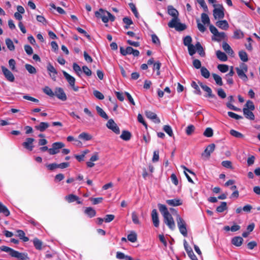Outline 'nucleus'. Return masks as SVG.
Instances as JSON below:
<instances>
[{
  "label": "nucleus",
  "mask_w": 260,
  "mask_h": 260,
  "mask_svg": "<svg viewBox=\"0 0 260 260\" xmlns=\"http://www.w3.org/2000/svg\"><path fill=\"white\" fill-rule=\"evenodd\" d=\"M168 14L173 17V19L168 23L170 28H175L177 31H182L186 28V25L179 22L178 18L179 13L178 11L172 6L168 7Z\"/></svg>",
  "instance_id": "obj_1"
},
{
  "label": "nucleus",
  "mask_w": 260,
  "mask_h": 260,
  "mask_svg": "<svg viewBox=\"0 0 260 260\" xmlns=\"http://www.w3.org/2000/svg\"><path fill=\"white\" fill-rule=\"evenodd\" d=\"M159 210L164 217V222L172 231L175 230L176 225L172 215L169 212L166 205L161 204H158Z\"/></svg>",
  "instance_id": "obj_2"
},
{
  "label": "nucleus",
  "mask_w": 260,
  "mask_h": 260,
  "mask_svg": "<svg viewBox=\"0 0 260 260\" xmlns=\"http://www.w3.org/2000/svg\"><path fill=\"white\" fill-rule=\"evenodd\" d=\"M95 16L98 18H101L104 23H107L109 20L114 21L115 20V17L113 15L102 8L100 9L98 11L95 12Z\"/></svg>",
  "instance_id": "obj_3"
},
{
  "label": "nucleus",
  "mask_w": 260,
  "mask_h": 260,
  "mask_svg": "<svg viewBox=\"0 0 260 260\" xmlns=\"http://www.w3.org/2000/svg\"><path fill=\"white\" fill-rule=\"evenodd\" d=\"M237 73L239 77L244 81L248 80V77L246 75V73L248 71V66L245 63H241L240 67L235 68Z\"/></svg>",
  "instance_id": "obj_4"
},
{
  "label": "nucleus",
  "mask_w": 260,
  "mask_h": 260,
  "mask_svg": "<svg viewBox=\"0 0 260 260\" xmlns=\"http://www.w3.org/2000/svg\"><path fill=\"white\" fill-rule=\"evenodd\" d=\"M176 221L179 232L184 236H187V230L186 229V224L183 219L179 215L176 217Z\"/></svg>",
  "instance_id": "obj_5"
},
{
  "label": "nucleus",
  "mask_w": 260,
  "mask_h": 260,
  "mask_svg": "<svg viewBox=\"0 0 260 260\" xmlns=\"http://www.w3.org/2000/svg\"><path fill=\"white\" fill-rule=\"evenodd\" d=\"M209 29L211 33L213 35L214 37L212 38L213 40L217 41H220L224 40L226 37V34L224 32H219L217 29L213 25H211Z\"/></svg>",
  "instance_id": "obj_6"
},
{
  "label": "nucleus",
  "mask_w": 260,
  "mask_h": 260,
  "mask_svg": "<svg viewBox=\"0 0 260 260\" xmlns=\"http://www.w3.org/2000/svg\"><path fill=\"white\" fill-rule=\"evenodd\" d=\"M214 9L213 10V16L215 19H222L224 17V9L222 5L216 4L213 5Z\"/></svg>",
  "instance_id": "obj_7"
},
{
  "label": "nucleus",
  "mask_w": 260,
  "mask_h": 260,
  "mask_svg": "<svg viewBox=\"0 0 260 260\" xmlns=\"http://www.w3.org/2000/svg\"><path fill=\"white\" fill-rule=\"evenodd\" d=\"M64 147V144L61 142L53 143L52 148H49V153L50 155H54L59 152L60 149Z\"/></svg>",
  "instance_id": "obj_8"
},
{
  "label": "nucleus",
  "mask_w": 260,
  "mask_h": 260,
  "mask_svg": "<svg viewBox=\"0 0 260 260\" xmlns=\"http://www.w3.org/2000/svg\"><path fill=\"white\" fill-rule=\"evenodd\" d=\"M3 73L6 79L10 82H14L15 77L13 73L4 66L1 67Z\"/></svg>",
  "instance_id": "obj_9"
},
{
  "label": "nucleus",
  "mask_w": 260,
  "mask_h": 260,
  "mask_svg": "<svg viewBox=\"0 0 260 260\" xmlns=\"http://www.w3.org/2000/svg\"><path fill=\"white\" fill-rule=\"evenodd\" d=\"M106 125L108 128L111 129L115 134H120V129L113 119H109Z\"/></svg>",
  "instance_id": "obj_10"
},
{
  "label": "nucleus",
  "mask_w": 260,
  "mask_h": 260,
  "mask_svg": "<svg viewBox=\"0 0 260 260\" xmlns=\"http://www.w3.org/2000/svg\"><path fill=\"white\" fill-rule=\"evenodd\" d=\"M47 70L51 79L55 81L56 75L57 74V70L54 68L53 66L50 62H49L47 64Z\"/></svg>",
  "instance_id": "obj_11"
},
{
  "label": "nucleus",
  "mask_w": 260,
  "mask_h": 260,
  "mask_svg": "<svg viewBox=\"0 0 260 260\" xmlns=\"http://www.w3.org/2000/svg\"><path fill=\"white\" fill-rule=\"evenodd\" d=\"M34 141L35 139L32 138H27L26 139L25 142L22 143V145L24 148L31 151L34 147V145L33 144Z\"/></svg>",
  "instance_id": "obj_12"
},
{
  "label": "nucleus",
  "mask_w": 260,
  "mask_h": 260,
  "mask_svg": "<svg viewBox=\"0 0 260 260\" xmlns=\"http://www.w3.org/2000/svg\"><path fill=\"white\" fill-rule=\"evenodd\" d=\"M54 94L58 99L62 101H65L67 99V97L65 92H64L63 89L61 87L56 88Z\"/></svg>",
  "instance_id": "obj_13"
},
{
  "label": "nucleus",
  "mask_w": 260,
  "mask_h": 260,
  "mask_svg": "<svg viewBox=\"0 0 260 260\" xmlns=\"http://www.w3.org/2000/svg\"><path fill=\"white\" fill-rule=\"evenodd\" d=\"M199 84L203 90L207 92V95L205 96L209 98H216L215 95L212 93V90L210 87L203 84L202 82H199Z\"/></svg>",
  "instance_id": "obj_14"
},
{
  "label": "nucleus",
  "mask_w": 260,
  "mask_h": 260,
  "mask_svg": "<svg viewBox=\"0 0 260 260\" xmlns=\"http://www.w3.org/2000/svg\"><path fill=\"white\" fill-rule=\"evenodd\" d=\"M145 115L147 118L154 120L155 123H159L160 122V120L159 118L157 117V115L149 110H147L145 111Z\"/></svg>",
  "instance_id": "obj_15"
},
{
  "label": "nucleus",
  "mask_w": 260,
  "mask_h": 260,
  "mask_svg": "<svg viewBox=\"0 0 260 260\" xmlns=\"http://www.w3.org/2000/svg\"><path fill=\"white\" fill-rule=\"evenodd\" d=\"M151 217L155 227H158L159 224L158 215L156 209H153L151 212Z\"/></svg>",
  "instance_id": "obj_16"
},
{
  "label": "nucleus",
  "mask_w": 260,
  "mask_h": 260,
  "mask_svg": "<svg viewBox=\"0 0 260 260\" xmlns=\"http://www.w3.org/2000/svg\"><path fill=\"white\" fill-rule=\"evenodd\" d=\"M99 159V153L97 152H95L91 156L90 158V161L86 162L87 166L89 168H92L94 167V164L93 161H97Z\"/></svg>",
  "instance_id": "obj_17"
},
{
  "label": "nucleus",
  "mask_w": 260,
  "mask_h": 260,
  "mask_svg": "<svg viewBox=\"0 0 260 260\" xmlns=\"http://www.w3.org/2000/svg\"><path fill=\"white\" fill-rule=\"evenodd\" d=\"M12 257L17 258L19 260H28L29 257L26 253H21L15 250Z\"/></svg>",
  "instance_id": "obj_18"
},
{
  "label": "nucleus",
  "mask_w": 260,
  "mask_h": 260,
  "mask_svg": "<svg viewBox=\"0 0 260 260\" xmlns=\"http://www.w3.org/2000/svg\"><path fill=\"white\" fill-rule=\"evenodd\" d=\"M66 200L69 202V203H72L75 201L77 202V203L78 204H82V202L80 201V199L79 197L76 195H74L73 194H70L68 196H67L66 197Z\"/></svg>",
  "instance_id": "obj_19"
},
{
  "label": "nucleus",
  "mask_w": 260,
  "mask_h": 260,
  "mask_svg": "<svg viewBox=\"0 0 260 260\" xmlns=\"http://www.w3.org/2000/svg\"><path fill=\"white\" fill-rule=\"evenodd\" d=\"M63 75L70 86H73L75 84V79L66 71H62Z\"/></svg>",
  "instance_id": "obj_20"
},
{
  "label": "nucleus",
  "mask_w": 260,
  "mask_h": 260,
  "mask_svg": "<svg viewBox=\"0 0 260 260\" xmlns=\"http://www.w3.org/2000/svg\"><path fill=\"white\" fill-rule=\"evenodd\" d=\"M49 126V123L47 122H41L39 125H36L35 128L39 131L43 132H44L47 128H48Z\"/></svg>",
  "instance_id": "obj_21"
},
{
  "label": "nucleus",
  "mask_w": 260,
  "mask_h": 260,
  "mask_svg": "<svg viewBox=\"0 0 260 260\" xmlns=\"http://www.w3.org/2000/svg\"><path fill=\"white\" fill-rule=\"evenodd\" d=\"M252 110L248 109V108H243V112L245 117L248 119L253 120L254 119V115L252 112Z\"/></svg>",
  "instance_id": "obj_22"
},
{
  "label": "nucleus",
  "mask_w": 260,
  "mask_h": 260,
  "mask_svg": "<svg viewBox=\"0 0 260 260\" xmlns=\"http://www.w3.org/2000/svg\"><path fill=\"white\" fill-rule=\"evenodd\" d=\"M243 242V238L240 236H236L232 238L231 242L234 245L239 247L240 246Z\"/></svg>",
  "instance_id": "obj_23"
},
{
  "label": "nucleus",
  "mask_w": 260,
  "mask_h": 260,
  "mask_svg": "<svg viewBox=\"0 0 260 260\" xmlns=\"http://www.w3.org/2000/svg\"><path fill=\"white\" fill-rule=\"evenodd\" d=\"M166 203L170 206H177L182 204V202L181 200L178 199H174L172 200H168L166 201Z\"/></svg>",
  "instance_id": "obj_24"
},
{
  "label": "nucleus",
  "mask_w": 260,
  "mask_h": 260,
  "mask_svg": "<svg viewBox=\"0 0 260 260\" xmlns=\"http://www.w3.org/2000/svg\"><path fill=\"white\" fill-rule=\"evenodd\" d=\"M192 39L189 36H186L183 39V43L188 49H194V45L191 44Z\"/></svg>",
  "instance_id": "obj_25"
},
{
  "label": "nucleus",
  "mask_w": 260,
  "mask_h": 260,
  "mask_svg": "<svg viewBox=\"0 0 260 260\" xmlns=\"http://www.w3.org/2000/svg\"><path fill=\"white\" fill-rule=\"evenodd\" d=\"M216 25L223 30H227L229 27V25L226 20H220L216 22Z\"/></svg>",
  "instance_id": "obj_26"
},
{
  "label": "nucleus",
  "mask_w": 260,
  "mask_h": 260,
  "mask_svg": "<svg viewBox=\"0 0 260 260\" xmlns=\"http://www.w3.org/2000/svg\"><path fill=\"white\" fill-rule=\"evenodd\" d=\"M215 148V145L213 143L207 146V147L204 150V153L206 154V156L209 157L210 156L211 153L214 151Z\"/></svg>",
  "instance_id": "obj_27"
},
{
  "label": "nucleus",
  "mask_w": 260,
  "mask_h": 260,
  "mask_svg": "<svg viewBox=\"0 0 260 260\" xmlns=\"http://www.w3.org/2000/svg\"><path fill=\"white\" fill-rule=\"evenodd\" d=\"M84 213L86 214L89 217L92 218L95 216L96 211L93 208L88 207L86 208L85 209Z\"/></svg>",
  "instance_id": "obj_28"
},
{
  "label": "nucleus",
  "mask_w": 260,
  "mask_h": 260,
  "mask_svg": "<svg viewBox=\"0 0 260 260\" xmlns=\"http://www.w3.org/2000/svg\"><path fill=\"white\" fill-rule=\"evenodd\" d=\"M216 55L217 58L221 61H226L228 60L226 54L219 50L216 51Z\"/></svg>",
  "instance_id": "obj_29"
},
{
  "label": "nucleus",
  "mask_w": 260,
  "mask_h": 260,
  "mask_svg": "<svg viewBox=\"0 0 260 260\" xmlns=\"http://www.w3.org/2000/svg\"><path fill=\"white\" fill-rule=\"evenodd\" d=\"M78 138L84 141H89L92 139V136L87 133L83 132L78 136Z\"/></svg>",
  "instance_id": "obj_30"
},
{
  "label": "nucleus",
  "mask_w": 260,
  "mask_h": 260,
  "mask_svg": "<svg viewBox=\"0 0 260 260\" xmlns=\"http://www.w3.org/2000/svg\"><path fill=\"white\" fill-rule=\"evenodd\" d=\"M132 137L131 133L127 131H123L122 132V134L120 136V138L124 140V141H128L131 139Z\"/></svg>",
  "instance_id": "obj_31"
},
{
  "label": "nucleus",
  "mask_w": 260,
  "mask_h": 260,
  "mask_svg": "<svg viewBox=\"0 0 260 260\" xmlns=\"http://www.w3.org/2000/svg\"><path fill=\"white\" fill-rule=\"evenodd\" d=\"M0 213H2L6 216H8L10 214L8 208L1 202H0Z\"/></svg>",
  "instance_id": "obj_32"
},
{
  "label": "nucleus",
  "mask_w": 260,
  "mask_h": 260,
  "mask_svg": "<svg viewBox=\"0 0 260 260\" xmlns=\"http://www.w3.org/2000/svg\"><path fill=\"white\" fill-rule=\"evenodd\" d=\"M96 110L98 113L101 116L102 118H104L106 120L108 119L109 117L107 114L105 113V112L99 106L96 107Z\"/></svg>",
  "instance_id": "obj_33"
},
{
  "label": "nucleus",
  "mask_w": 260,
  "mask_h": 260,
  "mask_svg": "<svg viewBox=\"0 0 260 260\" xmlns=\"http://www.w3.org/2000/svg\"><path fill=\"white\" fill-rule=\"evenodd\" d=\"M0 249L2 250V251H5V252H9V254L12 257L13 254H14V253L15 252V250H14L13 249L10 248V247H9L8 246H2L0 247Z\"/></svg>",
  "instance_id": "obj_34"
},
{
  "label": "nucleus",
  "mask_w": 260,
  "mask_h": 260,
  "mask_svg": "<svg viewBox=\"0 0 260 260\" xmlns=\"http://www.w3.org/2000/svg\"><path fill=\"white\" fill-rule=\"evenodd\" d=\"M239 56L240 59L243 62H247L248 60V55L247 53L243 50L239 52Z\"/></svg>",
  "instance_id": "obj_35"
},
{
  "label": "nucleus",
  "mask_w": 260,
  "mask_h": 260,
  "mask_svg": "<svg viewBox=\"0 0 260 260\" xmlns=\"http://www.w3.org/2000/svg\"><path fill=\"white\" fill-rule=\"evenodd\" d=\"M212 76L216 84H217L219 86H222L223 85L222 78L220 76L216 74L213 73Z\"/></svg>",
  "instance_id": "obj_36"
},
{
  "label": "nucleus",
  "mask_w": 260,
  "mask_h": 260,
  "mask_svg": "<svg viewBox=\"0 0 260 260\" xmlns=\"http://www.w3.org/2000/svg\"><path fill=\"white\" fill-rule=\"evenodd\" d=\"M127 240L132 243L136 242L137 240V234L135 232H132L127 235Z\"/></svg>",
  "instance_id": "obj_37"
},
{
  "label": "nucleus",
  "mask_w": 260,
  "mask_h": 260,
  "mask_svg": "<svg viewBox=\"0 0 260 260\" xmlns=\"http://www.w3.org/2000/svg\"><path fill=\"white\" fill-rule=\"evenodd\" d=\"M227 208L228 207L226 202H222L220 205L216 208V210L217 212L221 213L226 210Z\"/></svg>",
  "instance_id": "obj_38"
},
{
  "label": "nucleus",
  "mask_w": 260,
  "mask_h": 260,
  "mask_svg": "<svg viewBox=\"0 0 260 260\" xmlns=\"http://www.w3.org/2000/svg\"><path fill=\"white\" fill-rule=\"evenodd\" d=\"M25 68L31 74H35L37 73L36 68L30 64H25Z\"/></svg>",
  "instance_id": "obj_39"
},
{
  "label": "nucleus",
  "mask_w": 260,
  "mask_h": 260,
  "mask_svg": "<svg viewBox=\"0 0 260 260\" xmlns=\"http://www.w3.org/2000/svg\"><path fill=\"white\" fill-rule=\"evenodd\" d=\"M181 167L184 169V174H185V175L186 176V177L187 178V180L189 182H191V183H193V181L192 180V179L190 177V176L186 173V171H187L188 172H189V173L190 174H192L194 175H195V174L192 172L191 171V170H189L188 169H187L185 166H182Z\"/></svg>",
  "instance_id": "obj_40"
},
{
  "label": "nucleus",
  "mask_w": 260,
  "mask_h": 260,
  "mask_svg": "<svg viewBox=\"0 0 260 260\" xmlns=\"http://www.w3.org/2000/svg\"><path fill=\"white\" fill-rule=\"evenodd\" d=\"M17 233L20 239H22L24 242H27L29 240L28 238L25 236V233L22 230H17Z\"/></svg>",
  "instance_id": "obj_41"
},
{
  "label": "nucleus",
  "mask_w": 260,
  "mask_h": 260,
  "mask_svg": "<svg viewBox=\"0 0 260 260\" xmlns=\"http://www.w3.org/2000/svg\"><path fill=\"white\" fill-rule=\"evenodd\" d=\"M195 131V127L192 124L188 125L185 129V133L187 136L191 135Z\"/></svg>",
  "instance_id": "obj_42"
},
{
  "label": "nucleus",
  "mask_w": 260,
  "mask_h": 260,
  "mask_svg": "<svg viewBox=\"0 0 260 260\" xmlns=\"http://www.w3.org/2000/svg\"><path fill=\"white\" fill-rule=\"evenodd\" d=\"M230 134L233 137L237 138H244V136L241 133L234 130L231 129L230 132Z\"/></svg>",
  "instance_id": "obj_43"
},
{
  "label": "nucleus",
  "mask_w": 260,
  "mask_h": 260,
  "mask_svg": "<svg viewBox=\"0 0 260 260\" xmlns=\"http://www.w3.org/2000/svg\"><path fill=\"white\" fill-rule=\"evenodd\" d=\"M201 73L203 77L205 78L208 79L209 78L210 74L209 71L205 67H202L201 69Z\"/></svg>",
  "instance_id": "obj_44"
},
{
  "label": "nucleus",
  "mask_w": 260,
  "mask_h": 260,
  "mask_svg": "<svg viewBox=\"0 0 260 260\" xmlns=\"http://www.w3.org/2000/svg\"><path fill=\"white\" fill-rule=\"evenodd\" d=\"M34 246L38 250L42 249V242L38 238H35L33 240Z\"/></svg>",
  "instance_id": "obj_45"
},
{
  "label": "nucleus",
  "mask_w": 260,
  "mask_h": 260,
  "mask_svg": "<svg viewBox=\"0 0 260 260\" xmlns=\"http://www.w3.org/2000/svg\"><path fill=\"white\" fill-rule=\"evenodd\" d=\"M163 130L170 136H173V133L171 127L169 125H165L163 126Z\"/></svg>",
  "instance_id": "obj_46"
},
{
  "label": "nucleus",
  "mask_w": 260,
  "mask_h": 260,
  "mask_svg": "<svg viewBox=\"0 0 260 260\" xmlns=\"http://www.w3.org/2000/svg\"><path fill=\"white\" fill-rule=\"evenodd\" d=\"M201 19L204 24H208L210 23V19L209 16L206 13H202L201 14Z\"/></svg>",
  "instance_id": "obj_47"
},
{
  "label": "nucleus",
  "mask_w": 260,
  "mask_h": 260,
  "mask_svg": "<svg viewBox=\"0 0 260 260\" xmlns=\"http://www.w3.org/2000/svg\"><path fill=\"white\" fill-rule=\"evenodd\" d=\"M203 135L208 138L211 137L213 135V129L211 127H207L204 131Z\"/></svg>",
  "instance_id": "obj_48"
},
{
  "label": "nucleus",
  "mask_w": 260,
  "mask_h": 260,
  "mask_svg": "<svg viewBox=\"0 0 260 260\" xmlns=\"http://www.w3.org/2000/svg\"><path fill=\"white\" fill-rule=\"evenodd\" d=\"M217 69L222 73H226L229 70V66L226 64H220L218 65Z\"/></svg>",
  "instance_id": "obj_49"
},
{
  "label": "nucleus",
  "mask_w": 260,
  "mask_h": 260,
  "mask_svg": "<svg viewBox=\"0 0 260 260\" xmlns=\"http://www.w3.org/2000/svg\"><path fill=\"white\" fill-rule=\"evenodd\" d=\"M151 39H152V42L156 45V46L157 47H160V43L158 38L157 37V36L156 35H155V34L152 35H151Z\"/></svg>",
  "instance_id": "obj_50"
},
{
  "label": "nucleus",
  "mask_w": 260,
  "mask_h": 260,
  "mask_svg": "<svg viewBox=\"0 0 260 260\" xmlns=\"http://www.w3.org/2000/svg\"><path fill=\"white\" fill-rule=\"evenodd\" d=\"M43 92L46 93L47 95L53 97L54 95H55L54 93L53 92L52 89L48 86H46L43 89Z\"/></svg>",
  "instance_id": "obj_51"
},
{
  "label": "nucleus",
  "mask_w": 260,
  "mask_h": 260,
  "mask_svg": "<svg viewBox=\"0 0 260 260\" xmlns=\"http://www.w3.org/2000/svg\"><path fill=\"white\" fill-rule=\"evenodd\" d=\"M132 219L133 222L135 224H140V222L139 220L138 216L135 211L133 212L132 213Z\"/></svg>",
  "instance_id": "obj_52"
},
{
  "label": "nucleus",
  "mask_w": 260,
  "mask_h": 260,
  "mask_svg": "<svg viewBox=\"0 0 260 260\" xmlns=\"http://www.w3.org/2000/svg\"><path fill=\"white\" fill-rule=\"evenodd\" d=\"M244 37L243 32L240 30H236L234 32V38L235 39H239Z\"/></svg>",
  "instance_id": "obj_53"
},
{
  "label": "nucleus",
  "mask_w": 260,
  "mask_h": 260,
  "mask_svg": "<svg viewBox=\"0 0 260 260\" xmlns=\"http://www.w3.org/2000/svg\"><path fill=\"white\" fill-rule=\"evenodd\" d=\"M245 107L244 108H248V109L250 110H254L255 109L254 105L253 104V103L250 100H248L247 101Z\"/></svg>",
  "instance_id": "obj_54"
},
{
  "label": "nucleus",
  "mask_w": 260,
  "mask_h": 260,
  "mask_svg": "<svg viewBox=\"0 0 260 260\" xmlns=\"http://www.w3.org/2000/svg\"><path fill=\"white\" fill-rule=\"evenodd\" d=\"M228 115L229 117L232 118H234L236 120H239V119H242L243 117L240 116V115H239L233 112H231V111H229L228 112Z\"/></svg>",
  "instance_id": "obj_55"
},
{
  "label": "nucleus",
  "mask_w": 260,
  "mask_h": 260,
  "mask_svg": "<svg viewBox=\"0 0 260 260\" xmlns=\"http://www.w3.org/2000/svg\"><path fill=\"white\" fill-rule=\"evenodd\" d=\"M93 94L94 96H95L97 99L99 100H102L104 99V94L102 92L97 90H94L93 92Z\"/></svg>",
  "instance_id": "obj_56"
},
{
  "label": "nucleus",
  "mask_w": 260,
  "mask_h": 260,
  "mask_svg": "<svg viewBox=\"0 0 260 260\" xmlns=\"http://www.w3.org/2000/svg\"><path fill=\"white\" fill-rule=\"evenodd\" d=\"M217 95L222 99H225L226 96V93L221 88L217 89Z\"/></svg>",
  "instance_id": "obj_57"
},
{
  "label": "nucleus",
  "mask_w": 260,
  "mask_h": 260,
  "mask_svg": "<svg viewBox=\"0 0 260 260\" xmlns=\"http://www.w3.org/2000/svg\"><path fill=\"white\" fill-rule=\"evenodd\" d=\"M191 85L192 87H193L194 89H196L195 93L196 94H198L199 95L201 94V91L200 90V89L195 81H192L191 82Z\"/></svg>",
  "instance_id": "obj_58"
},
{
  "label": "nucleus",
  "mask_w": 260,
  "mask_h": 260,
  "mask_svg": "<svg viewBox=\"0 0 260 260\" xmlns=\"http://www.w3.org/2000/svg\"><path fill=\"white\" fill-rule=\"evenodd\" d=\"M9 65L10 68L11 69L12 71H16V61L14 59H10L9 60Z\"/></svg>",
  "instance_id": "obj_59"
},
{
  "label": "nucleus",
  "mask_w": 260,
  "mask_h": 260,
  "mask_svg": "<svg viewBox=\"0 0 260 260\" xmlns=\"http://www.w3.org/2000/svg\"><path fill=\"white\" fill-rule=\"evenodd\" d=\"M73 68L76 74L80 76V73L81 72L80 67L77 63L74 62L73 64Z\"/></svg>",
  "instance_id": "obj_60"
},
{
  "label": "nucleus",
  "mask_w": 260,
  "mask_h": 260,
  "mask_svg": "<svg viewBox=\"0 0 260 260\" xmlns=\"http://www.w3.org/2000/svg\"><path fill=\"white\" fill-rule=\"evenodd\" d=\"M221 165L223 167L228 168V169H232V162L230 160H224L221 162Z\"/></svg>",
  "instance_id": "obj_61"
},
{
  "label": "nucleus",
  "mask_w": 260,
  "mask_h": 260,
  "mask_svg": "<svg viewBox=\"0 0 260 260\" xmlns=\"http://www.w3.org/2000/svg\"><path fill=\"white\" fill-rule=\"evenodd\" d=\"M192 64L193 67L197 69H201V68L202 67L201 66V61L198 59H194L193 60Z\"/></svg>",
  "instance_id": "obj_62"
},
{
  "label": "nucleus",
  "mask_w": 260,
  "mask_h": 260,
  "mask_svg": "<svg viewBox=\"0 0 260 260\" xmlns=\"http://www.w3.org/2000/svg\"><path fill=\"white\" fill-rule=\"evenodd\" d=\"M82 70L84 74L87 76H90L92 74V72L90 69H89L88 67L86 66L82 67Z\"/></svg>",
  "instance_id": "obj_63"
},
{
  "label": "nucleus",
  "mask_w": 260,
  "mask_h": 260,
  "mask_svg": "<svg viewBox=\"0 0 260 260\" xmlns=\"http://www.w3.org/2000/svg\"><path fill=\"white\" fill-rule=\"evenodd\" d=\"M115 216L113 214H107L104 218V221L105 222H110L114 220Z\"/></svg>",
  "instance_id": "obj_64"
}]
</instances>
